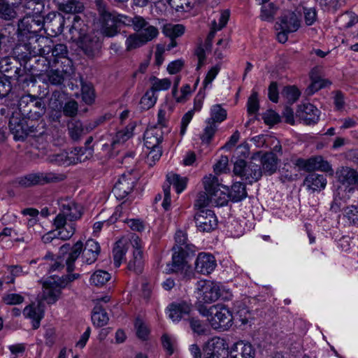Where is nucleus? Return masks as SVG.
<instances>
[{"label":"nucleus","mask_w":358,"mask_h":358,"mask_svg":"<svg viewBox=\"0 0 358 358\" xmlns=\"http://www.w3.org/2000/svg\"><path fill=\"white\" fill-rule=\"evenodd\" d=\"M280 31L277 34V39L280 43H284L287 39V34L296 31L300 27V20L294 12H287L281 17L278 24Z\"/></svg>","instance_id":"13"},{"label":"nucleus","mask_w":358,"mask_h":358,"mask_svg":"<svg viewBox=\"0 0 358 358\" xmlns=\"http://www.w3.org/2000/svg\"><path fill=\"white\" fill-rule=\"evenodd\" d=\"M110 278V273L103 270H99L92 275L90 282L95 286H102L108 282Z\"/></svg>","instance_id":"58"},{"label":"nucleus","mask_w":358,"mask_h":358,"mask_svg":"<svg viewBox=\"0 0 358 358\" xmlns=\"http://www.w3.org/2000/svg\"><path fill=\"white\" fill-rule=\"evenodd\" d=\"M134 125L129 124L124 129L119 131L116 134L113 143H124L133 136Z\"/></svg>","instance_id":"61"},{"label":"nucleus","mask_w":358,"mask_h":358,"mask_svg":"<svg viewBox=\"0 0 358 358\" xmlns=\"http://www.w3.org/2000/svg\"><path fill=\"white\" fill-rule=\"evenodd\" d=\"M196 293L200 301L211 303L222 296L220 286L210 280H201L196 284Z\"/></svg>","instance_id":"10"},{"label":"nucleus","mask_w":358,"mask_h":358,"mask_svg":"<svg viewBox=\"0 0 358 358\" xmlns=\"http://www.w3.org/2000/svg\"><path fill=\"white\" fill-rule=\"evenodd\" d=\"M71 154L73 155L69 156L66 152L62 151L57 154L50 155L48 157V161L54 164L67 166L84 162L92 155V150L87 148H75Z\"/></svg>","instance_id":"7"},{"label":"nucleus","mask_w":358,"mask_h":358,"mask_svg":"<svg viewBox=\"0 0 358 358\" xmlns=\"http://www.w3.org/2000/svg\"><path fill=\"white\" fill-rule=\"evenodd\" d=\"M18 61L15 58L5 57L0 61V71L13 75L20 69L17 66Z\"/></svg>","instance_id":"52"},{"label":"nucleus","mask_w":358,"mask_h":358,"mask_svg":"<svg viewBox=\"0 0 358 358\" xmlns=\"http://www.w3.org/2000/svg\"><path fill=\"white\" fill-rule=\"evenodd\" d=\"M16 31L12 24H8V27L0 31V54L2 52L6 53L15 44Z\"/></svg>","instance_id":"27"},{"label":"nucleus","mask_w":358,"mask_h":358,"mask_svg":"<svg viewBox=\"0 0 358 358\" xmlns=\"http://www.w3.org/2000/svg\"><path fill=\"white\" fill-rule=\"evenodd\" d=\"M338 180L343 185H357L358 172L348 166H342L336 172Z\"/></svg>","instance_id":"37"},{"label":"nucleus","mask_w":358,"mask_h":358,"mask_svg":"<svg viewBox=\"0 0 358 358\" xmlns=\"http://www.w3.org/2000/svg\"><path fill=\"white\" fill-rule=\"evenodd\" d=\"M304 185L313 191L324 189L327 185V179L324 175L315 173L308 174L304 180Z\"/></svg>","instance_id":"40"},{"label":"nucleus","mask_w":358,"mask_h":358,"mask_svg":"<svg viewBox=\"0 0 358 358\" xmlns=\"http://www.w3.org/2000/svg\"><path fill=\"white\" fill-rule=\"evenodd\" d=\"M68 131L73 141H78L81 137L89 132L88 127L85 128L80 120H72L68 122Z\"/></svg>","instance_id":"43"},{"label":"nucleus","mask_w":358,"mask_h":358,"mask_svg":"<svg viewBox=\"0 0 358 358\" xmlns=\"http://www.w3.org/2000/svg\"><path fill=\"white\" fill-rule=\"evenodd\" d=\"M83 243L81 241H77L72 247V250L69 253L66 261V269L68 273H71L75 268V262L83 252Z\"/></svg>","instance_id":"47"},{"label":"nucleus","mask_w":358,"mask_h":358,"mask_svg":"<svg viewBox=\"0 0 358 358\" xmlns=\"http://www.w3.org/2000/svg\"><path fill=\"white\" fill-rule=\"evenodd\" d=\"M58 6L60 11L66 13H80L84 11L85 6L79 0H53Z\"/></svg>","instance_id":"39"},{"label":"nucleus","mask_w":358,"mask_h":358,"mask_svg":"<svg viewBox=\"0 0 358 358\" xmlns=\"http://www.w3.org/2000/svg\"><path fill=\"white\" fill-rule=\"evenodd\" d=\"M59 213L53 221V225L59 230L58 235L62 240H68L76 231L75 224L83 215L80 205L68 199H62L59 201Z\"/></svg>","instance_id":"1"},{"label":"nucleus","mask_w":358,"mask_h":358,"mask_svg":"<svg viewBox=\"0 0 358 358\" xmlns=\"http://www.w3.org/2000/svg\"><path fill=\"white\" fill-rule=\"evenodd\" d=\"M12 4L20 6L26 15L41 16L44 3L41 0H13Z\"/></svg>","instance_id":"28"},{"label":"nucleus","mask_w":358,"mask_h":358,"mask_svg":"<svg viewBox=\"0 0 358 358\" xmlns=\"http://www.w3.org/2000/svg\"><path fill=\"white\" fill-rule=\"evenodd\" d=\"M43 29V17L42 16L26 15L18 23L15 29L20 41H31L41 46L48 41V38L39 33Z\"/></svg>","instance_id":"2"},{"label":"nucleus","mask_w":358,"mask_h":358,"mask_svg":"<svg viewBox=\"0 0 358 358\" xmlns=\"http://www.w3.org/2000/svg\"><path fill=\"white\" fill-rule=\"evenodd\" d=\"M194 220L197 229L203 232H210L217 225V219L215 213L208 209L199 210L194 216Z\"/></svg>","instance_id":"18"},{"label":"nucleus","mask_w":358,"mask_h":358,"mask_svg":"<svg viewBox=\"0 0 358 358\" xmlns=\"http://www.w3.org/2000/svg\"><path fill=\"white\" fill-rule=\"evenodd\" d=\"M206 126L200 134V139L203 144H209L213 138L217 129V126L210 120L205 121Z\"/></svg>","instance_id":"50"},{"label":"nucleus","mask_w":358,"mask_h":358,"mask_svg":"<svg viewBox=\"0 0 358 358\" xmlns=\"http://www.w3.org/2000/svg\"><path fill=\"white\" fill-rule=\"evenodd\" d=\"M173 250L172 261L167 264L165 268L167 273L178 272L183 270L187 265L186 258L189 255L188 250H185L182 247L173 248Z\"/></svg>","instance_id":"23"},{"label":"nucleus","mask_w":358,"mask_h":358,"mask_svg":"<svg viewBox=\"0 0 358 358\" xmlns=\"http://www.w3.org/2000/svg\"><path fill=\"white\" fill-rule=\"evenodd\" d=\"M66 287V283L58 280H48L43 283V299L48 304L55 303L62 294V289Z\"/></svg>","instance_id":"19"},{"label":"nucleus","mask_w":358,"mask_h":358,"mask_svg":"<svg viewBox=\"0 0 358 358\" xmlns=\"http://www.w3.org/2000/svg\"><path fill=\"white\" fill-rule=\"evenodd\" d=\"M162 131L158 128H152L145 131L143 136L144 149L148 151L154 148H160L159 145L162 141Z\"/></svg>","instance_id":"36"},{"label":"nucleus","mask_w":358,"mask_h":358,"mask_svg":"<svg viewBox=\"0 0 358 358\" xmlns=\"http://www.w3.org/2000/svg\"><path fill=\"white\" fill-rule=\"evenodd\" d=\"M344 217L350 224L358 226V206H350L345 208Z\"/></svg>","instance_id":"59"},{"label":"nucleus","mask_w":358,"mask_h":358,"mask_svg":"<svg viewBox=\"0 0 358 358\" xmlns=\"http://www.w3.org/2000/svg\"><path fill=\"white\" fill-rule=\"evenodd\" d=\"M228 344L224 338L213 337L206 343L203 351L205 356L211 358H226L229 356Z\"/></svg>","instance_id":"17"},{"label":"nucleus","mask_w":358,"mask_h":358,"mask_svg":"<svg viewBox=\"0 0 358 358\" xmlns=\"http://www.w3.org/2000/svg\"><path fill=\"white\" fill-rule=\"evenodd\" d=\"M72 25L69 29L71 40L77 43L87 34V26L81 17L76 14L72 16Z\"/></svg>","instance_id":"33"},{"label":"nucleus","mask_w":358,"mask_h":358,"mask_svg":"<svg viewBox=\"0 0 358 358\" xmlns=\"http://www.w3.org/2000/svg\"><path fill=\"white\" fill-rule=\"evenodd\" d=\"M76 45L83 51L85 55L90 59L98 57L102 47V42L99 37L94 34H87L83 36Z\"/></svg>","instance_id":"15"},{"label":"nucleus","mask_w":358,"mask_h":358,"mask_svg":"<svg viewBox=\"0 0 358 358\" xmlns=\"http://www.w3.org/2000/svg\"><path fill=\"white\" fill-rule=\"evenodd\" d=\"M203 184L205 190L210 195L211 205L223 206L227 204L229 200V189L218 183L217 178L209 174L203 179Z\"/></svg>","instance_id":"6"},{"label":"nucleus","mask_w":358,"mask_h":358,"mask_svg":"<svg viewBox=\"0 0 358 358\" xmlns=\"http://www.w3.org/2000/svg\"><path fill=\"white\" fill-rule=\"evenodd\" d=\"M91 319L93 325L96 328L106 325L109 321V317L106 308L99 303H96L92 309Z\"/></svg>","instance_id":"41"},{"label":"nucleus","mask_w":358,"mask_h":358,"mask_svg":"<svg viewBox=\"0 0 358 358\" xmlns=\"http://www.w3.org/2000/svg\"><path fill=\"white\" fill-rule=\"evenodd\" d=\"M282 94L290 104L294 103L299 98L301 94L299 90L294 86L285 87Z\"/></svg>","instance_id":"62"},{"label":"nucleus","mask_w":358,"mask_h":358,"mask_svg":"<svg viewBox=\"0 0 358 358\" xmlns=\"http://www.w3.org/2000/svg\"><path fill=\"white\" fill-rule=\"evenodd\" d=\"M276 8L273 3L263 6L261 9L260 18L264 21H272L275 14Z\"/></svg>","instance_id":"64"},{"label":"nucleus","mask_w":358,"mask_h":358,"mask_svg":"<svg viewBox=\"0 0 358 358\" xmlns=\"http://www.w3.org/2000/svg\"><path fill=\"white\" fill-rule=\"evenodd\" d=\"M320 110L310 103L299 106L297 115L306 124H315L320 119Z\"/></svg>","instance_id":"26"},{"label":"nucleus","mask_w":358,"mask_h":358,"mask_svg":"<svg viewBox=\"0 0 358 358\" xmlns=\"http://www.w3.org/2000/svg\"><path fill=\"white\" fill-rule=\"evenodd\" d=\"M151 329L146 321L136 317V336L142 341H147L150 338Z\"/></svg>","instance_id":"45"},{"label":"nucleus","mask_w":358,"mask_h":358,"mask_svg":"<svg viewBox=\"0 0 358 358\" xmlns=\"http://www.w3.org/2000/svg\"><path fill=\"white\" fill-rule=\"evenodd\" d=\"M162 154L161 148H154L153 149H150L148 151H147V149H143V153L140 155V157L145 159V162L151 166L155 164V162L160 159Z\"/></svg>","instance_id":"57"},{"label":"nucleus","mask_w":358,"mask_h":358,"mask_svg":"<svg viewBox=\"0 0 358 358\" xmlns=\"http://www.w3.org/2000/svg\"><path fill=\"white\" fill-rule=\"evenodd\" d=\"M243 180H248L250 183L259 180L262 176V170L259 165L250 162L244 172Z\"/></svg>","instance_id":"46"},{"label":"nucleus","mask_w":358,"mask_h":358,"mask_svg":"<svg viewBox=\"0 0 358 358\" xmlns=\"http://www.w3.org/2000/svg\"><path fill=\"white\" fill-rule=\"evenodd\" d=\"M79 85L81 87V94L83 101L88 105L94 101V92L91 83L84 81L83 77H79Z\"/></svg>","instance_id":"48"},{"label":"nucleus","mask_w":358,"mask_h":358,"mask_svg":"<svg viewBox=\"0 0 358 358\" xmlns=\"http://www.w3.org/2000/svg\"><path fill=\"white\" fill-rule=\"evenodd\" d=\"M252 160H259L262 166V173L271 176L278 169V159L273 152H257L252 156Z\"/></svg>","instance_id":"21"},{"label":"nucleus","mask_w":358,"mask_h":358,"mask_svg":"<svg viewBox=\"0 0 358 358\" xmlns=\"http://www.w3.org/2000/svg\"><path fill=\"white\" fill-rule=\"evenodd\" d=\"M66 64L61 68L57 67L48 73V80L51 85L62 86L66 87V81L71 80V75L73 73L72 61L70 59H65Z\"/></svg>","instance_id":"16"},{"label":"nucleus","mask_w":358,"mask_h":358,"mask_svg":"<svg viewBox=\"0 0 358 358\" xmlns=\"http://www.w3.org/2000/svg\"><path fill=\"white\" fill-rule=\"evenodd\" d=\"M64 176L62 174L49 173H32L24 176L17 178L14 183L21 187H29L34 185H43L48 183L62 181Z\"/></svg>","instance_id":"8"},{"label":"nucleus","mask_w":358,"mask_h":358,"mask_svg":"<svg viewBox=\"0 0 358 358\" xmlns=\"http://www.w3.org/2000/svg\"><path fill=\"white\" fill-rule=\"evenodd\" d=\"M217 266L215 257L208 252H200L195 260L194 269L201 274L211 273Z\"/></svg>","instance_id":"22"},{"label":"nucleus","mask_w":358,"mask_h":358,"mask_svg":"<svg viewBox=\"0 0 358 358\" xmlns=\"http://www.w3.org/2000/svg\"><path fill=\"white\" fill-rule=\"evenodd\" d=\"M16 12L5 0H0V17L6 20L15 18Z\"/></svg>","instance_id":"60"},{"label":"nucleus","mask_w":358,"mask_h":358,"mask_svg":"<svg viewBox=\"0 0 358 358\" xmlns=\"http://www.w3.org/2000/svg\"><path fill=\"white\" fill-rule=\"evenodd\" d=\"M101 252L99 243L93 239H88L83 248V259L87 264H92L96 262Z\"/></svg>","instance_id":"32"},{"label":"nucleus","mask_w":358,"mask_h":358,"mask_svg":"<svg viewBox=\"0 0 358 358\" xmlns=\"http://www.w3.org/2000/svg\"><path fill=\"white\" fill-rule=\"evenodd\" d=\"M167 180L170 185L174 187L178 194L183 192L187 187V178L186 177H181L176 173H169L167 175Z\"/></svg>","instance_id":"53"},{"label":"nucleus","mask_w":358,"mask_h":358,"mask_svg":"<svg viewBox=\"0 0 358 358\" xmlns=\"http://www.w3.org/2000/svg\"><path fill=\"white\" fill-rule=\"evenodd\" d=\"M25 128L26 138L28 136L34 137L41 136L45 131V123L41 119L27 118Z\"/></svg>","instance_id":"42"},{"label":"nucleus","mask_w":358,"mask_h":358,"mask_svg":"<svg viewBox=\"0 0 358 358\" xmlns=\"http://www.w3.org/2000/svg\"><path fill=\"white\" fill-rule=\"evenodd\" d=\"M201 313L208 317L214 329L227 330L233 324V316L228 308L222 304L212 306L208 309H200Z\"/></svg>","instance_id":"4"},{"label":"nucleus","mask_w":358,"mask_h":358,"mask_svg":"<svg viewBox=\"0 0 358 358\" xmlns=\"http://www.w3.org/2000/svg\"><path fill=\"white\" fill-rule=\"evenodd\" d=\"M157 100V96L153 93V90H148L141 98L138 109L143 112L152 108Z\"/></svg>","instance_id":"49"},{"label":"nucleus","mask_w":358,"mask_h":358,"mask_svg":"<svg viewBox=\"0 0 358 358\" xmlns=\"http://www.w3.org/2000/svg\"><path fill=\"white\" fill-rule=\"evenodd\" d=\"M94 7L98 12L101 30L104 36L108 37L115 36L118 33L120 24L121 23L126 24L125 20L127 17L111 11L104 0H94Z\"/></svg>","instance_id":"3"},{"label":"nucleus","mask_w":358,"mask_h":358,"mask_svg":"<svg viewBox=\"0 0 358 358\" xmlns=\"http://www.w3.org/2000/svg\"><path fill=\"white\" fill-rule=\"evenodd\" d=\"M41 48L42 45H38L36 49L38 52L33 54L25 62V68L31 70L37 76L48 72L50 67L54 66L51 62V58L48 55L42 54Z\"/></svg>","instance_id":"11"},{"label":"nucleus","mask_w":358,"mask_h":358,"mask_svg":"<svg viewBox=\"0 0 358 358\" xmlns=\"http://www.w3.org/2000/svg\"><path fill=\"white\" fill-rule=\"evenodd\" d=\"M22 43H19L13 46L10 50H13L14 54L22 59L26 61L28 60L29 57H31L33 54L38 52L36 49L38 44L31 41H22Z\"/></svg>","instance_id":"31"},{"label":"nucleus","mask_w":358,"mask_h":358,"mask_svg":"<svg viewBox=\"0 0 358 358\" xmlns=\"http://www.w3.org/2000/svg\"><path fill=\"white\" fill-rule=\"evenodd\" d=\"M185 27L180 24H166L163 27V33L171 39L181 36L185 33Z\"/></svg>","instance_id":"55"},{"label":"nucleus","mask_w":358,"mask_h":358,"mask_svg":"<svg viewBox=\"0 0 358 358\" xmlns=\"http://www.w3.org/2000/svg\"><path fill=\"white\" fill-rule=\"evenodd\" d=\"M230 358H255V350L251 344L239 341L229 350Z\"/></svg>","instance_id":"35"},{"label":"nucleus","mask_w":358,"mask_h":358,"mask_svg":"<svg viewBox=\"0 0 358 358\" xmlns=\"http://www.w3.org/2000/svg\"><path fill=\"white\" fill-rule=\"evenodd\" d=\"M134 187V180L132 178L131 173L128 175L124 173L115 182L113 192L115 196L119 199H124L133 191Z\"/></svg>","instance_id":"25"},{"label":"nucleus","mask_w":358,"mask_h":358,"mask_svg":"<svg viewBox=\"0 0 358 358\" xmlns=\"http://www.w3.org/2000/svg\"><path fill=\"white\" fill-rule=\"evenodd\" d=\"M297 165L302 166L308 171L319 170L327 173L330 172L331 174L334 173L330 164L324 160L322 156L313 157L308 160L298 159Z\"/></svg>","instance_id":"24"},{"label":"nucleus","mask_w":358,"mask_h":358,"mask_svg":"<svg viewBox=\"0 0 358 358\" xmlns=\"http://www.w3.org/2000/svg\"><path fill=\"white\" fill-rule=\"evenodd\" d=\"M208 205H211V199L208 192L205 190L203 192L199 193L194 203L195 208L200 210L205 209L204 208Z\"/></svg>","instance_id":"63"},{"label":"nucleus","mask_w":358,"mask_h":358,"mask_svg":"<svg viewBox=\"0 0 358 358\" xmlns=\"http://www.w3.org/2000/svg\"><path fill=\"white\" fill-rule=\"evenodd\" d=\"M27 118L24 117L17 110L12 112L9 119V129L14 138L18 141H23L26 138L25 128Z\"/></svg>","instance_id":"20"},{"label":"nucleus","mask_w":358,"mask_h":358,"mask_svg":"<svg viewBox=\"0 0 358 358\" xmlns=\"http://www.w3.org/2000/svg\"><path fill=\"white\" fill-rule=\"evenodd\" d=\"M138 232L141 237L136 234V273H142L144 268L147 255L144 252L143 239L147 238L150 233V227L143 220L136 219V233Z\"/></svg>","instance_id":"9"},{"label":"nucleus","mask_w":358,"mask_h":358,"mask_svg":"<svg viewBox=\"0 0 358 358\" xmlns=\"http://www.w3.org/2000/svg\"><path fill=\"white\" fill-rule=\"evenodd\" d=\"M45 104L42 98L26 94L18 101L17 111L25 118L41 119L45 113Z\"/></svg>","instance_id":"5"},{"label":"nucleus","mask_w":358,"mask_h":358,"mask_svg":"<svg viewBox=\"0 0 358 358\" xmlns=\"http://www.w3.org/2000/svg\"><path fill=\"white\" fill-rule=\"evenodd\" d=\"M210 117L208 118L207 120L212 121L217 124V123H221L226 120L227 113L221 105L215 104L210 108Z\"/></svg>","instance_id":"56"},{"label":"nucleus","mask_w":358,"mask_h":358,"mask_svg":"<svg viewBox=\"0 0 358 358\" xmlns=\"http://www.w3.org/2000/svg\"><path fill=\"white\" fill-rule=\"evenodd\" d=\"M192 306L186 301L173 303L169 306V317L173 322H178L185 315H189Z\"/></svg>","instance_id":"29"},{"label":"nucleus","mask_w":358,"mask_h":358,"mask_svg":"<svg viewBox=\"0 0 358 358\" xmlns=\"http://www.w3.org/2000/svg\"><path fill=\"white\" fill-rule=\"evenodd\" d=\"M12 76L22 90L29 87L30 84H34L36 81L35 77L37 76L31 70H28L25 66L23 69L20 68L15 74Z\"/></svg>","instance_id":"38"},{"label":"nucleus","mask_w":358,"mask_h":358,"mask_svg":"<svg viewBox=\"0 0 358 358\" xmlns=\"http://www.w3.org/2000/svg\"><path fill=\"white\" fill-rule=\"evenodd\" d=\"M44 45L41 48L42 54L48 55L51 58V62L54 65L61 62L62 65L65 66V59H69L68 55V49L66 45L58 43L54 45L52 41L48 39Z\"/></svg>","instance_id":"14"},{"label":"nucleus","mask_w":358,"mask_h":358,"mask_svg":"<svg viewBox=\"0 0 358 358\" xmlns=\"http://www.w3.org/2000/svg\"><path fill=\"white\" fill-rule=\"evenodd\" d=\"M151 83L150 90H153V93L156 92L168 90L171 86V80L169 78H158L155 76H151L149 79Z\"/></svg>","instance_id":"54"},{"label":"nucleus","mask_w":358,"mask_h":358,"mask_svg":"<svg viewBox=\"0 0 358 358\" xmlns=\"http://www.w3.org/2000/svg\"><path fill=\"white\" fill-rule=\"evenodd\" d=\"M64 22L65 20L61 14H53L52 17L49 15L43 20V29L50 31L49 34L56 36L63 31Z\"/></svg>","instance_id":"30"},{"label":"nucleus","mask_w":358,"mask_h":358,"mask_svg":"<svg viewBox=\"0 0 358 358\" xmlns=\"http://www.w3.org/2000/svg\"><path fill=\"white\" fill-rule=\"evenodd\" d=\"M158 34V29L155 27L150 25L142 17L136 16V46L151 41Z\"/></svg>","instance_id":"12"},{"label":"nucleus","mask_w":358,"mask_h":358,"mask_svg":"<svg viewBox=\"0 0 358 358\" xmlns=\"http://www.w3.org/2000/svg\"><path fill=\"white\" fill-rule=\"evenodd\" d=\"M130 246L134 248L130 237H122L116 242L113 250L114 265L116 268L120 266L124 256Z\"/></svg>","instance_id":"34"},{"label":"nucleus","mask_w":358,"mask_h":358,"mask_svg":"<svg viewBox=\"0 0 358 358\" xmlns=\"http://www.w3.org/2000/svg\"><path fill=\"white\" fill-rule=\"evenodd\" d=\"M247 196L245 185L240 182L233 184L231 190L229 191V197L234 202H238Z\"/></svg>","instance_id":"51"},{"label":"nucleus","mask_w":358,"mask_h":358,"mask_svg":"<svg viewBox=\"0 0 358 358\" xmlns=\"http://www.w3.org/2000/svg\"><path fill=\"white\" fill-rule=\"evenodd\" d=\"M23 314L25 317L32 320V327L34 329H37L39 327L43 313L38 306H36L31 304L26 306L23 310Z\"/></svg>","instance_id":"44"}]
</instances>
